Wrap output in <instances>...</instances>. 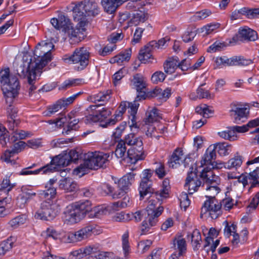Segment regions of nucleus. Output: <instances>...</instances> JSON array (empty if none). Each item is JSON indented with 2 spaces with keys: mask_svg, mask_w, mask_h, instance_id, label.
Segmentation results:
<instances>
[{
  "mask_svg": "<svg viewBox=\"0 0 259 259\" xmlns=\"http://www.w3.org/2000/svg\"><path fill=\"white\" fill-rule=\"evenodd\" d=\"M126 126V122H122L119 126H117L115 131L113 133L112 136L115 139H119L120 138L123 132L124 131L125 127Z\"/></svg>",
  "mask_w": 259,
  "mask_h": 259,
  "instance_id": "nucleus-59",
  "label": "nucleus"
},
{
  "mask_svg": "<svg viewBox=\"0 0 259 259\" xmlns=\"http://www.w3.org/2000/svg\"><path fill=\"white\" fill-rule=\"evenodd\" d=\"M132 51L131 49L125 50L124 52L120 53L116 55L118 60L117 64L121 65L124 61H128L131 57Z\"/></svg>",
  "mask_w": 259,
  "mask_h": 259,
  "instance_id": "nucleus-47",
  "label": "nucleus"
},
{
  "mask_svg": "<svg viewBox=\"0 0 259 259\" xmlns=\"http://www.w3.org/2000/svg\"><path fill=\"white\" fill-rule=\"evenodd\" d=\"M123 141L126 144L131 146V148H137V147H139L140 150H141V146L143 145L142 138L136 136L135 134L133 133L126 135Z\"/></svg>",
  "mask_w": 259,
  "mask_h": 259,
  "instance_id": "nucleus-27",
  "label": "nucleus"
},
{
  "mask_svg": "<svg viewBox=\"0 0 259 259\" xmlns=\"http://www.w3.org/2000/svg\"><path fill=\"white\" fill-rule=\"evenodd\" d=\"M72 11L74 20L87 21V16H96L99 14L100 9L94 0H84L75 5Z\"/></svg>",
  "mask_w": 259,
  "mask_h": 259,
  "instance_id": "nucleus-5",
  "label": "nucleus"
},
{
  "mask_svg": "<svg viewBox=\"0 0 259 259\" xmlns=\"http://www.w3.org/2000/svg\"><path fill=\"white\" fill-rule=\"evenodd\" d=\"M236 58L235 56L228 58L227 57H221L216 59V63L218 65H226L228 66H235Z\"/></svg>",
  "mask_w": 259,
  "mask_h": 259,
  "instance_id": "nucleus-45",
  "label": "nucleus"
},
{
  "mask_svg": "<svg viewBox=\"0 0 259 259\" xmlns=\"http://www.w3.org/2000/svg\"><path fill=\"white\" fill-rule=\"evenodd\" d=\"M0 82L6 102L9 104L7 108L9 118L15 122L17 110L12 105L14 99L18 96L20 84L17 77L10 74L9 68L0 72Z\"/></svg>",
  "mask_w": 259,
  "mask_h": 259,
  "instance_id": "nucleus-2",
  "label": "nucleus"
},
{
  "mask_svg": "<svg viewBox=\"0 0 259 259\" xmlns=\"http://www.w3.org/2000/svg\"><path fill=\"white\" fill-rule=\"evenodd\" d=\"M75 21L78 22L75 28L73 27L71 24L64 32L71 39H73L75 41L78 42L83 38V32L85 30V26L87 25V21L82 20Z\"/></svg>",
  "mask_w": 259,
  "mask_h": 259,
  "instance_id": "nucleus-13",
  "label": "nucleus"
},
{
  "mask_svg": "<svg viewBox=\"0 0 259 259\" xmlns=\"http://www.w3.org/2000/svg\"><path fill=\"white\" fill-rule=\"evenodd\" d=\"M54 48L53 44L50 41H41L37 44L33 53V58L29 54H24L22 63L17 66V71L24 75L29 67L42 69L52 59L51 51Z\"/></svg>",
  "mask_w": 259,
  "mask_h": 259,
  "instance_id": "nucleus-1",
  "label": "nucleus"
},
{
  "mask_svg": "<svg viewBox=\"0 0 259 259\" xmlns=\"http://www.w3.org/2000/svg\"><path fill=\"white\" fill-rule=\"evenodd\" d=\"M63 101H61L60 100H58L56 103L49 108L47 116H50L51 114L55 113L59 111L63 107H65L63 105Z\"/></svg>",
  "mask_w": 259,
  "mask_h": 259,
  "instance_id": "nucleus-51",
  "label": "nucleus"
},
{
  "mask_svg": "<svg viewBox=\"0 0 259 259\" xmlns=\"http://www.w3.org/2000/svg\"><path fill=\"white\" fill-rule=\"evenodd\" d=\"M93 113L86 117L85 122L91 123L93 122H101L111 114V111L107 108L100 105H91L89 107Z\"/></svg>",
  "mask_w": 259,
  "mask_h": 259,
  "instance_id": "nucleus-10",
  "label": "nucleus"
},
{
  "mask_svg": "<svg viewBox=\"0 0 259 259\" xmlns=\"http://www.w3.org/2000/svg\"><path fill=\"white\" fill-rule=\"evenodd\" d=\"M173 247L175 249H178L179 250L178 252H179V254H183L186 250V241L183 238H175L174 240Z\"/></svg>",
  "mask_w": 259,
  "mask_h": 259,
  "instance_id": "nucleus-41",
  "label": "nucleus"
},
{
  "mask_svg": "<svg viewBox=\"0 0 259 259\" xmlns=\"http://www.w3.org/2000/svg\"><path fill=\"white\" fill-rule=\"evenodd\" d=\"M258 38L257 32L248 28H240L237 34L232 38V41L230 42L244 41H255Z\"/></svg>",
  "mask_w": 259,
  "mask_h": 259,
  "instance_id": "nucleus-15",
  "label": "nucleus"
},
{
  "mask_svg": "<svg viewBox=\"0 0 259 259\" xmlns=\"http://www.w3.org/2000/svg\"><path fill=\"white\" fill-rule=\"evenodd\" d=\"M90 53L85 48H77L71 56L64 58L66 62L76 64L75 69L78 71L83 70L88 65Z\"/></svg>",
  "mask_w": 259,
  "mask_h": 259,
  "instance_id": "nucleus-8",
  "label": "nucleus"
},
{
  "mask_svg": "<svg viewBox=\"0 0 259 259\" xmlns=\"http://www.w3.org/2000/svg\"><path fill=\"white\" fill-rule=\"evenodd\" d=\"M219 26L218 23L207 24L201 28V32H204V35H207L218 28Z\"/></svg>",
  "mask_w": 259,
  "mask_h": 259,
  "instance_id": "nucleus-55",
  "label": "nucleus"
},
{
  "mask_svg": "<svg viewBox=\"0 0 259 259\" xmlns=\"http://www.w3.org/2000/svg\"><path fill=\"white\" fill-rule=\"evenodd\" d=\"M200 178L203 181L202 187H206L212 188H220L218 185L219 184V177L214 175L212 171H202L200 175Z\"/></svg>",
  "mask_w": 259,
  "mask_h": 259,
  "instance_id": "nucleus-17",
  "label": "nucleus"
},
{
  "mask_svg": "<svg viewBox=\"0 0 259 259\" xmlns=\"http://www.w3.org/2000/svg\"><path fill=\"white\" fill-rule=\"evenodd\" d=\"M215 158L216 153L214 151V148L212 146H209L201 160V166H206L202 171L211 170V169L218 168L219 167L217 166V163L214 161Z\"/></svg>",
  "mask_w": 259,
  "mask_h": 259,
  "instance_id": "nucleus-14",
  "label": "nucleus"
},
{
  "mask_svg": "<svg viewBox=\"0 0 259 259\" xmlns=\"http://www.w3.org/2000/svg\"><path fill=\"white\" fill-rule=\"evenodd\" d=\"M242 163V157L240 155H235L233 158L230 159L228 162L225 163V167L231 169L233 168H237L240 167Z\"/></svg>",
  "mask_w": 259,
  "mask_h": 259,
  "instance_id": "nucleus-39",
  "label": "nucleus"
},
{
  "mask_svg": "<svg viewBox=\"0 0 259 259\" xmlns=\"http://www.w3.org/2000/svg\"><path fill=\"white\" fill-rule=\"evenodd\" d=\"M60 20V26L63 28V31H65L72 24L70 23V19L67 16L64 15H60L59 16Z\"/></svg>",
  "mask_w": 259,
  "mask_h": 259,
  "instance_id": "nucleus-50",
  "label": "nucleus"
},
{
  "mask_svg": "<svg viewBox=\"0 0 259 259\" xmlns=\"http://www.w3.org/2000/svg\"><path fill=\"white\" fill-rule=\"evenodd\" d=\"M162 118L161 114L156 108L148 110L146 113V117L144 119L145 124H150L154 122L159 121Z\"/></svg>",
  "mask_w": 259,
  "mask_h": 259,
  "instance_id": "nucleus-28",
  "label": "nucleus"
},
{
  "mask_svg": "<svg viewBox=\"0 0 259 259\" xmlns=\"http://www.w3.org/2000/svg\"><path fill=\"white\" fill-rule=\"evenodd\" d=\"M210 14L211 12L209 10L206 9L203 10L196 12L193 16V19L194 21L203 19L208 16Z\"/></svg>",
  "mask_w": 259,
  "mask_h": 259,
  "instance_id": "nucleus-61",
  "label": "nucleus"
},
{
  "mask_svg": "<svg viewBox=\"0 0 259 259\" xmlns=\"http://www.w3.org/2000/svg\"><path fill=\"white\" fill-rule=\"evenodd\" d=\"M60 210V205L56 201H43L40 208L35 212L34 218L42 221H52L58 215Z\"/></svg>",
  "mask_w": 259,
  "mask_h": 259,
  "instance_id": "nucleus-7",
  "label": "nucleus"
},
{
  "mask_svg": "<svg viewBox=\"0 0 259 259\" xmlns=\"http://www.w3.org/2000/svg\"><path fill=\"white\" fill-rule=\"evenodd\" d=\"M25 219L21 216H18L11 220L9 224L10 226L13 229L16 228L20 225L24 223Z\"/></svg>",
  "mask_w": 259,
  "mask_h": 259,
  "instance_id": "nucleus-60",
  "label": "nucleus"
},
{
  "mask_svg": "<svg viewBox=\"0 0 259 259\" xmlns=\"http://www.w3.org/2000/svg\"><path fill=\"white\" fill-rule=\"evenodd\" d=\"M27 146V144L23 141H19L14 145V148L12 150H7L3 155H2L1 160L7 163H10L14 165L16 163L15 160L11 159L14 154L18 153Z\"/></svg>",
  "mask_w": 259,
  "mask_h": 259,
  "instance_id": "nucleus-18",
  "label": "nucleus"
},
{
  "mask_svg": "<svg viewBox=\"0 0 259 259\" xmlns=\"http://www.w3.org/2000/svg\"><path fill=\"white\" fill-rule=\"evenodd\" d=\"M126 1L127 0H102L101 3L105 11L112 14L119 6Z\"/></svg>",
  "mask_w": 259,
  "mask_h": 259,
  "instance_id": "nucleus-22",
  "label": "nucleus"
},
{
  "mask_svg": "<svg viewBox=\"0 0 259 259\" xmlns=\"http://www.w3.org/2000/svg\"><path fill=\"white\" fill-rule=\"evenodd\" d=\"M226 47V45L225 42H221L219 41H216L209 47L207 49V52L210 53H215L218 51H222Z\"/></svg>",
  "mask_w": 259,
  "mask_h": 259,
  "instance_id": "nucleus-48",
  "label": "nucleus"
},
{
  "mask_svg": "<svg viewBox=\"0 0 259 259\" xmlns=\"http://www.w3.org/2000/svg\"><path fill=\"white\" fill-rule=\"evenodd\" d=\"M127 192L123 190L122 189H120L117 185V189L113 188V190L111 193L110 196L114 199H119L122 197L125 196V194Z\"/></svg>",
  "mask_w": 259,
  "mask_h": 259,
  "instance_id": "nucleus-56",
  "label": "nucleus"
},
{
  "mask_svg": "<svg viewBox=\"0 0 259 259\" xmlns=\"http://www.w3.org/2000/svg\"><path fill=\"white\" fill-rule=\"evenodd\" d=\"M169 40L168 38L165 37L159 39L158 42L153 40L148 44V47H151L155 50L156 49H159L163 47L166 42L169 41Z\"/></svg>",
  "mask_w": 259,
  "mask_h": 259,
  "instance_id": "nucleus-49",
  "label": "nucleus"
},
{
  "mask_svg": "<svg viewBox=\"0 0 259 259\" xmlns=\"http://www.w3.org/2000/svg\"><path fill=\"white\" fill-rule=\"evenodd\" d=\"M152 181H141L139 187L141 199H143L147 195L153 194L154 195V197H155V192L152 188Z\"/></svg>",
  "mask_w": 259,
  "mask_h": 259,
  "instance_id": "nucleus-24",
  "label": "nucleus"
},
{
  "mask_svg": "<svg viewBox=\"0 0 259 259\" xmlns=\"http://www.w3.org/2000/svg\"><path fill=\"white\" fill-rule=\"evenodd\" d=\"M135 175L136 174L134 172H129L123 176L118 180L117 184L118 187L127 192L130 186L132 185L135 180Z\"/></svg>",
  "mask_w": 259,
  "mask_h": 259,
  "instance_id": "nucleus-25",
  "label": "nucleus"
},
{
  "mask_svg": "<svg viewBox=\"0 0 259 259\" xmlns=\"http://www.w3.org/2000/svg\"><path fill=\"white\" fill-rule=\"evenodd\" d=\"M179 58L177 57L169 58L164 64V71L167 74H171L178 67Z\"/></svg>",
  "mask_w": 259,
  "mask_h": 259,
  "instance_id": "nucleus-33",
  "label": "nucleus"
},
{
  "mask_svg": "<svg viewBox=\"0 0 259 259\" xmlns=\"http://www.w3.org/2000/svg\"><path fill=\"white\" fill-rule=\"evenodd\" d=\"M230 107V115L236 123L239 124L241 118L246 117L249 114V109L246 107H238L235 104H231Z\"/></svg>",
  "mask_w": 259,
  "mask_h": 259,
  "instance_id": "nucleus-19",
  "label": "nucleus"
},
{
  "mask_svg": "<svg viewBox=\"0 0 259 259\" xmlns=\"http://www.w3.org/2000/svg\"><path fill=\"white\" fill-rule=\"evenodd\" d=\"M125 144L124 141L121 140L117 144L116 150L114 152V154L117 158H123L124 159L125 156H127Z\"/></svg>",
  "mask_w": 259,
  "mask_h": 259,
  "instance_id": "nucleus-37",
  "label": "nucleus"
},
{
  "mask_svg": "<svg viewBox=\"0 0 259 259\" xmlns=\"http://www.w3.org/2000/svg\"><path fill=\"white\" fill-rule=\"evenodd\" d=\"M131 85L138 93L134 101L138 102L146 98V94L147 92L146 80L142 74L137 73L134 75L131 80Z\"/></svg>",
  "mask_w": 259,
  "mask_h": 259,
  "instance_id": "nucleus-11",
  "label": "nucleus"
},
{
  "mask_svg": "<svg viewBox=\"0 0 259 259\" xmlns=\"http://www.w3.org/2000/svg\"><path fill=\"white\" fill-rule=\"evenodd\" d=\"M214 148V151H216L222 156H224L229 154V150L230 145L227 142H221L211 145Z\"/></svg>",
  "mask_w": 259,
  "mask_h": 259,
  "instance_id": "nucleus-38",
  "label": "nucleus"
},
{
  "mask_svg": "<svg viewBox=\"0 0 259 259\" xmlns=\"http://www.w3.org/2000/svg\"><path fill=\"white\" fill-rule=\"evenodd\" d=\"M221 207L222 204L215 199L208 198L204 202L201 208V215L208 213L212 219H217L220 213Z\"/></svg>",
  "mask_w": 259,
  "mask_h": 259,
  "instance_id": "nucleus-12",
  "label": "nucleus"
},
{
  "mask_svg": "<svg viewBox=\"0 0 259 259\" xmlns=\"http://www.w3.org/2000/svg\"><path fill=\"white\" fill-rule=\"evenodd\" d=\"M218 135L221 138L230 141H235L237 138V136L235 135L234 132L231 130V127L225 131L219 132Z\"/></svg>",
  "mask_w": 259,
  "mask_h": 259,
  "instance_id": "nucleus-46",
  "label": "nucleus"
},
{
  "mask_svg": "<svg viewBox=\"0 0 259 259\" xmlns=\"http://www.w3.org/2000/svg\"><path fill=\"white\" fill-rule=\"evenodd\" d=\"M96 259H111L113 254L111 252L96 251L95 254Z\"/></svg>",
  "mask_w": 259,
  "mask_h": 259,
  "instance_id": "nucleus-64",
  "label": "nucleus"
},
{
  "mask_svg": "<svg viewBox=\"0 0 259 259\" xmlns=\"http://www.w3.org/2000/svg\"><path fill=\"white\" fill-rule=\"evenodd\" d=\"M141 147V150L139 149V147H137V148H130L127 151V157L130 159L131 163H135L138 160L144 159L143 145Z\"/></svg>",
  "mask_w": 259,
  "mask_h": 259,
  "instance_id": "nucleus-23",
  "label": "nucleus"
},
{
  "mask_svg": "<svg viewBox=\"0 0 259 259\" xmlns=\"http://www.w3.org/2000/svg\"><path fill=\"white\" fill-rule=\"evenodd\" d=\"M40 69H37L36 68H34L33 69L32 68L29 67V69H27V71L24 72V75L22 76L18 72L17 68L16 69V74L20 77L24 78L26 76L27 77V81L29 85V95H30L31 93L36 89V87L34 85V80L35 79L37 72H40Z\"/></svg>",
  "mask_w": 259,
  "mask_h": 259,
  "instance_id": "nucleus-20",
  "label": "nucleus"
},
{
  "mask_svg": "<svg viewBox=\"0 0 259 259\" xmlns=\"http://www.w3.org/2000/svg\"><path fill=\"white\" fill-rule=\"evenodd\" d=\"M169 188V180L166 178L163 181L162 189L160 191L155 192V197L158 200V202L161 201L162 199L166 198L168 197Z\"/></svg>",
  "mask_w": 259,
  "mask_h": 259,
  "instance_id": "nucleus-31",
  "label": "nucleus"
},
{
  "mask_svg": "<svg viewBox=\"0 0 259 259\" xmlns=\"http://www.w3.org/2000/svg\"><path fill=\"white\" fill-rule=\"evenodd\" d=\"M35 193H25L19 195L17 199V204L20 207L23 208L26 203L32 197L35 196Z\"/></svg>",
  "mask_w": 259,
  "mask_h": 259,
  "instance_id": "nucleus-40",
  "label": "nucleus"
},
{
  "mask_svg": "<svg viewBox=\"0 0 259 259\" xmlns=\"http://www.w3.org/2000/svg\"><path fill=\"white\" fill-rule=\"evenodd\" d=\"M154 50L151 47H148V44L145 46V48L141 50L139 55V59L142 63H146L147 62H152L150 59L152 55L151 52Z\"/></svg>",
  "mask_w": 259,
  "mask_h": 259,
  "instance_id": "nucleus-36",
  "label": "nucleus"
},
{
  "mask_svg": "<svg viewBox=\"0 0 259 259\" xmlns=\"http://www.w3.org/2000/svg\"><path fill=\"white\" fill-rule=\"evenodd\" d=\"M93 227L88 226L82 228L74 232H69L63 238L65 243H74L86 239L90 237L93 233Z\"/></svg>",
  "mask_w": 259,
  "mask_h": 259,
  "instance_id": "nucleus-9",
  "label": "nucleus"
},
{
  "mask_svg": "<svg viewBox=\"0 0 259 259\" xmlns=\"http://www.w3.org/2000/svg\"><path fill=\"white\" fill-rule=\"evenodd\" d=\"M208 185L206 187H202L206 191V197L208 198H211L212 199H215V196L217 195L220 191V188H212L208 187Z\"/></svg>",
  "mask_w": 259,
  "mask_h": 259,
  "instance_id": "nucleus-57",
  "label": "nucleus"
},
{
  "mask_svg": "<svg viewBox=\"0 0 259 259\" xmlns=\"http://www.w3.org/2000/svg\"><path fill=\"white\" fill-rule=\"evenodd\" d=\"M248 183L249 181L247 174L238 176L236 180L234 182V184L235 185L241 184L243 188H244Z\"/></svg>",
  "mask_w": 259,
  "mask_h": 259,
  "instance_id": "nucleus-53",
  "label": "nucleus"
},
{
  "mask_svg": "<svg viewBox=\"0 0 259 259\" xmlns=\"http://www.w3.org/2000/svg\"><path fill=\"white\" fill-rule=\"evenodd\" d=\"M165 78L164 73L161 71L155 72L151 77V80L154 83L162 82Z\"/></svg>",
  "mask_w": 259,
  "mask_h": 259,
  "instance_id": "nucleus-62",
  "label": "nucleus"
},
{
  "mask_svg": "<svg viewBox=\"0 0 259 259\" xmlns=\"http://www.w3.org/2000/svg\"><path fill=\"white\" fill-rule=\"evenodd\" d=\"M249 183L252 187L259 186V167L249 174H247Z\"/></svg>",
  "mask_w": 259,
  "mask_h": 259,
  "instance_id": "nucleus-42",
  "label": "nucleus"
},
{
  "mask_svg": "<svg viewBox=\"0 0 259 259\" xmlns=\"http://www.w3.org/2000/svg\"><path fill=\"white\" fill-rule=\"evenodd\" d=\"M190 169L191 170L188 173L185 187H188L189 194H192L197 191L198 188L201 186L202 182L198 179L196 172L193 171L194 168L191 167Z\"/></svg>",
  "mask_w": 259,
  "mask_h": 259,
  "instance_id": "nucleus-16",
  "label": "nucleus"
},
{
  "mask_svg": "<svg viewBox=\"0 0 259 259\" xmlns=\"http://www.w3.org/2000/svg\"><path fill=\"white\" fill-rule=\"evenodd\" d=\"M148 18L149 15L147 12L142 10H138L133 13L131 22L135 25H138L141 23L145 22Z\"/></svg>",
  "mask_w": 259,
  "mask_h": 259,
  "instance_id": "nucleus-26",
  "label": "nucleus"
},
{
  "mask_svg": "<svg viewBox=\"0 0 259 259\" xmlns=\"http://www.w3.org/2000/svg\"><path fill=\"white\" fill-rule=\"evenodd\" d=\"M204 85V83L201 84L197 89L196 91L197 95V97L199 99L210 98V94L209 93V91L205 90L201 88Z\"/></svg>",
  "mask_w": 259,
  "mask_h": 259,
  "instance_id": "nucleus-63",
  "label": "nucleus"
},
{
  "mask_svg": "<svg viewBox=\"0 0 259 259\" xmlns=\"http://www.w3.org/2000/svg\"><path fill=\"white\" fill-rule=\"evenodd\" d=\"M66 154H68L69 156V162L71 161H73L74 162H76L77 160L79 159L83 158L84 154L79 153L76 150H71L69 151L68 153H66Z\"/></svg>",
  "mask_w": 259,
  "mask_h": 259,
  "instance_id": "nucleus-58",
  "label": "nucleus"
},
{
  "mask_svg": "<svg viewBox=\"0 0 259 259\" xmlns=\"http://www.w3.org/2000/svg\"><path fill=\"white\" fill-rule=\"evenodd\" d=\"M59 187L66 192H74L77 189V184L70 178H65L60 181Z\"/></svg>",
  "mask_w": 259,
  "mask_h": 259,
  "instance_id": "nucleus-29",
  "label": "nucleus"
},
{
  "mask_svg": "<svg viewBox=\"0 0 259 259\" xmlns=\"http://www.w3.org/2000/svg\"><path fill=\"white\" fill-rule=\"evenodd\" d=\"M183 155L182 150L179 149H176L168 161L169 166L172 168L177 167L180 164V161L181 160Z\"/></svg>",
  "mask_w": 259,
  "mask_h": 259,
  "instance_id": "nucleus-32",
  "label": "nucleus"
},
{
  "mask_svg": "<svg viewBox=\"0 0 259 259\" xmlns=\"http://www.w3.org/2000/svg\"><path fill=\"white\" fill-rule=\"evenodd\" d=\"M188 239H190L194 250H198L200 247V242L201 241V236L200 232L195 229L190 234L188 235Z\"/></svg>",
  "mask_w": 259,
  "mask_h": 259,
  "instance_id": "nucleus-35",
  "label": "nucleus"
},
{
  "mask_svg": "<svg viewBox=\"0 0 259 259\" xmlns=\"http://www.w3.org/2000/svg\"><path fill=\"white\" fill-rule=\"evenodd\" d=\"M69 156L66 153L64 154H60L54 157L51 160L50 164L52 166H55L56 168L54 171L58 170L59 167H65L69 164Z\"/></svg>",
  "mask_w": 259,
  "mask_h": 259,
  "instance_id": "nucleus-21",
  "label": "nucleus"
},
{
  "mask_svg": "<svg viewBox=\"0 0 259 259\" xmlns=\"http://www.w3.org/2000/svg\"><path fill=\"white\" fill-rule=\"evenodd\" d=\"M57 194L56 188L47 189L42 191L40 193L41 199H45L44 201L53 200Z\"/></svg>",
  "mask_w": 259,
  "mask_h": 259,
  "instance_id": "nucleus-43",
  "label": "nucleus"
},
{
  "mask_svg": "<svg viewBox=\"0 0 259 259\" xmlns=\"http://www.w3.org/2000/svg\"><path fill=\"white\" fill-rule=\"evenodd\" d=\"M130 203V198L128 196H124L121 201L112 203L110 207L112 210L116 211L119 208H124L127 206Z\"/></svg>",
  "mask_w": 259,
  "mask_h": 259,
  "instance_id": "nucleus-44",
  "label": "nucleus"
},
{
  "mask_svg": "<svg viewBox=\"0 0 259 259\" xmlns=\"http://www.w3.org/2000/svg\"><path fill=\"white\" fill-rule=\"evenodd\" d=\"M110 153L101 152H89L83 155V163L74 170L76 175H84L89 169L97 170L103 167L108 160Z\"/></svg>",
  "mask_w": 259,
  "mask_h": 259,
  "instance_id": "nucleus-4",
  "label": "nucleus"
},
{
  "mask_svg": "<svg viewBox=\"0 0 259 259\" xmlns=\"http://www.w3.org/2000/svg\"><path fill=\"white\" fill-rule=\"evenodd\" d=\"M55 168V166H52L51 165L47 164L36 170H32V175H37L41 171H42V173L44 174H47L53 172Z\"/></svg>",
  "mask_w": 259,
  "mask_h": 259,
  "instance_id": "nucleus-52",
  "label": "nucleus"
},
{
  "mask_svg": "<svg viewBox=\"0 0 259 259\" xmlns=\"http://www.w3.org/2000/svg\"><path fill=\"white\" fill-rule=\"evenodd\" d=\"M139 104L138 102L133 101V103L128 104V108H130L128 112L130 113V118L131 120V127H137V123L136 122V114H137Z\"/></svg>",
  "mask_w": 259,
  "mask_h": 259,
  "instance_id": "nucleus-34",
  "label": "nucleus"
},
{
  "mask_svg": "<svg viewBox=\"0 0 259 259\" xmlns=\"http://www.w3.org/2000/svg\"><path fill=\"white\" fill-rule=\"evenodd\" d=\"M259 203V192L256 193L255 196L252 199L251 201L247 208V213H250L252 210L255 209Z\"/></svg>",
  "mask_w": 259,
  "mask_h": 259,
  "instance_id": "nucleus-54",
  "label": "nucleus"
},
{
  "mask_svg": "<svg viewBox=\"0 0 259 259\" xmlns=\"http://www.w3.org/2000/svg\"><path fill=\"white\" fill-rule=\"evenodd\" d=\"M146 209L144 211L145 214H147V217L145 218L141 226V235L147 233L152 227L156 225L158 221V217L163 211L162 206L156 207L157 202L155 200L151 199Z\"/></svg>",
  "mask_w": 259,
  "mask_h": 259,
  "instance_id": "nucleus-6",
  "label": "nucleus"
},
{
  "mask_svg": "<svg viewBox=\"0 0 259 259\" xmlns=\"http://www.w3.org/2000/svg\"><path fill=\"white\" fill-rule=\"evenodd\" d=\"M171 95V89L166 88L162 90L160 88H155L152 92H148V95L151 97H158L159 99H161L166 101Z\"/></svg>",
  "mask_w": 259,
  "mask_h": 259,
  "instance_id": "nucleus-30",
  "label": "nucleus"
},
{
  "mask_svg": "<svg viewBox=\"0 0 259 259\" xmlns=\"http://www.w3.org/2000/svg\"><path fill=\"white\" fill-rule=\"evenodd\" d=\"M87 213L90 218H98L103 213V211L99 207L92 209L91 202L85 200L69 205L64 212L66 221L71 224L79 222Z\"/></svg>",
  "mask_w": 259,
  "mask_h": 259,
  "instance_id": "nucleus-3",
  "label": "nucleus"
}]
</instances>
